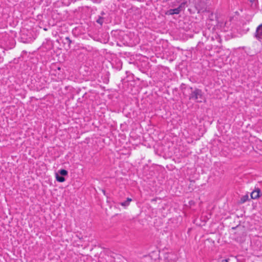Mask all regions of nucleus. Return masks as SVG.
I'll return each instance as SVG.
<instances>
[{
	"mask_svg": "<svg viewBox=\"0 0 262 262\" xmlns=\"http://www.w3.org/2000/svg\"><path fill=\"white\" fill-rule=\"evenodd\" d=\"M189 99L194 100L197 102H202L204 99L202 91L198 89L192 91L190 94Z\"/></svg>",
	"mask_w": 262,
	"mask_h": 262,
	"instance_id": "f257e3e1",
	"label": "nucleus"
},
{
	"mask_svg": "<svg viewBox=\"0 0 262 262\" xmlns=\"http://www.w3.org/2000/svg\"><path fill=\"white\" fill-rule=\"evenodd\" d=\"M260 189H257L253 191L251 193V197L253 199H256L259 197Z\"/></svg>",
	"mask_w": 262,
	"mask_h": 262,
	"instance_id": "f03ea898",
	"label": "nucleus"
},
{
	"mask_svg": "<svg viewBox=\"0 0 262 262\" xmlns=\"http://www.w3.org/2000/svg\"><path fill=\"white\" fill-rule=\"evenodd\" d=\"M255 36L258 40L261 39L262 38V30L260 27L257 28Z\"/></svg>",
	"mask_w": 262,
	"mask_h": 262,
	"instance_id": "7ed1b4c3",
	"label": "nucleus"
},
{
	"mask_svg": "<svg viewBox=\"0 0 262 262\" xmlns=\"http://www.w3.org/2000/svg\"><path fill=\"white\" fill-rule=\"evenodd\" d=\"M180 10H181V8L180 7H179V8H177L176 9H170V10H169V12L170 14H177L180 13Z\"/></svg>",
	"mask_w": 262,
	"mask_h": 262,
	"instance_id": "20e7f679",
	"label": "nucleus"
},
{
	"mask_svg": "<svg viewBox=\"0 0 262 262\" xmlns=\"http://www.w3.org/2000/svg\"><path fill=\"white\" fill-rule=\"evenodd\" d=\"M132 200V199L128 198L125 201L121 202L120 205L124 207L128 206Z\"/></svg>",
	"mask_w": 262,
	"mask_h": 262,
	"instance_id": "39448f33",
	"label": "nucleus"
},
{
	"mask_svg": "<svg viewBox=\"0 0 262 262\" xmlns=\"http://www.w3.org/2000/svg\"><path fill=\"white\" fill-rule=\"evenodd\" d=\"M56 180L59 182H63L65 181V179L62 176H60L58 173L56 174Z\"/></svg>",
	"mask_w": 262,
	"mask_h": 262,
	"instance_id": "423d86ee",
	"label": "nucleus"
},
{
	"mask_svg": "<svg viewBox=\"0 0 262 262\" xmlns=\"http://www.w3.org/2000/svg\"><path fill=\"white\" fill-rule=\"evenodd\" d=\"M249 199V196L248 195H245L244 196H243L241 199V203H245V202H246Z\"/></svg>",
	"mask_w": 262,
	"mask_h": 262,
	"instance_id": "0eeeda50",
	"label": "nucleus"
},
{
	"mask_svg": "<svg viewBox=\"0 0 262 262\" xmlns=\"http://www.w3.org/2000/svg\"><path fill=\"white\" fill-rule=\"evenodd\" d=\"M59 173L61 176H67L68 174V171L65 169H61L59 171Z\"/></svg>",
	"mask_w": 262,
	"mask_h": 262,
	"instance_id": "6e6552de",
	"label": "nucleus"
},
{
	"mask_svg": "<svg viewBox=\"0 0 262 262\" xmlns=\"http://www.w3.org/2000/svg\"><path fill=\"white\" fill-rule=\"evenodd\" d=\"M96 21L100 25H102L103 23V18L101 17H99Z\"/></svg>",
	"mask_w": 262,
	"mask_h": 262,
	"instance_id": "1a4fd4ad",
	"label": "nucleus"
},
{
	"mask_svg": "<svg viewBox=\"0 0 262 262\" xmlns=\"http://www.w3.org/2000/svg\"><path fill=\"white\" fill-rule=\"evenodd\" d=\"M235 258H233L232 259L228 258L226 259L223 260L222 262H235Z\"/></svg>",
	"mask_w": 262,
	"mask_h": 262,
	"instance_id": "9d476101",
	"label": "nucleus"
},
{
	"mask_svg": "<svg viewBox=\"0 0 262 262\" xmlns=\"http://www.w3.org/2000/svg\"><path fill=\"white\" fill-rule=\"evenodd\" d=\"M66 40H67L69 41V44H70V43L72 42V41H71V40L70 39V38H69V37H67L66 38Z\"/></svg>",
	"mask_w": 262,
	"mask_h": 262,
	"instance_id": "9b49d317",
	"label": "nucleus"
},
{
	"mask_svg": "<svg viewBox=\"0 0 262 262\" xmlns=\"http://www.w3.org/2000/svg\"><path fill=\"white\" fill-rule=\"evenodd\" d=\"M102 192L104 194H105V191L104 190L102 189Z\"/></svg>",
	"mask_w": 262,
	"mask_h": 262,
	"instance_id": "f8f14e48",
	"label": "nucleus"
},
{
	"mask_svg": "<svg viewBox=\"0 0 262 262\" xmlns=\"http://www.w3.org/2000/svg\"><path fill=\"white\" fill-rule=\"evenodd\" d=\"M258 27H260L262 30V24L260 25H259Z\"/></svg>",
	"mask_w": 262,
	"mask_h": 262,
	"instance_id": "ddd939ff",
	"label": "nucleus"
},
{
	"mask_svg": "<svg viewBox=\"0 0 262 262\" xmlns=\"http://www.w3.org/2000/svg\"><path fill=\"white\" fill-rule=\"evenodd\" d=\"M261 39H262V38H261Z\"/></svg>",
	"mask_w": 262,
	"mask_h": 262,
	"instance_id": "4468645a",
	"label": "nucleus"
}]
</instances>
